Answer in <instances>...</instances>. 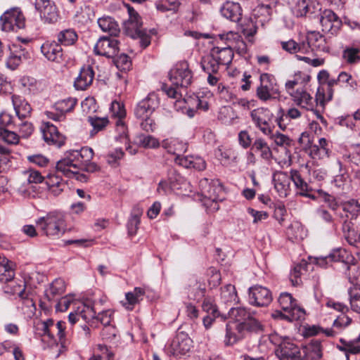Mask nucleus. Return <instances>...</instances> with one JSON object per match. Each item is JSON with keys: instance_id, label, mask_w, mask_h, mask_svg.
<instances>
[{"instance_id": "1", "label": "nucleus", "mask_w": 360, "mask_h": 360, "mask_svg": "<svg viewBox=\"0 0 360 360\" xmlns=\"http://www.w3.org/2000/svg\"><path fill=\"white\" fill-rule=\"evenodd\" d=\"M269 340L275 346V354L280 360H300L301 353L299 347L288 336L277 332L269 334Z\"/></svg>"}, {"instance_id": "2", "label": "nucleus", "mask_w": 360, "mask_h": 360, "mask_svg": "<svg viewBox=\"0 0 360 360\" xmlns=\"http://www.w3.org/2000/svg\"><path fill=\"white\" fill-rule=\"evenodd\" d=\"M94 157L92 148H82L78 150H70L64 154V157L57 162V172H65L68 175L74 174L71 168H77L84 161H90Z\"/></svg>"}, {"instance_id": "3", "label": "nucleus", "mask_w": 360, "mask_h": 360, "mask_svg": "<svg viewBox=\"0 0 360 360\" xmlns=\"http://www.w3.org/2000/svg\"><path fill=\"white\" fill-rule=\"evenodd\" d=\"M129 18L124 23L126 34L132 39H139L141 49H146L150 44L151 38L146 30L142 29V22L138 13L127 4Z\"/></svg>"}, {"instance_id": "4", "label": "nucleus", "mask_w": 360, "mask_h": 360, "mask_svg": "<svg viewBox=\"0 0 360 360\" xmlns=\"http://www.w3.org/2000/svg\"><path fill=\"white\" fill-rule=\"evenodd\" d=\"M38 228L47 236L60 237L66 230L64 216L57 212H51L36 221Z\"/></svg>"}, {"instance_id": "5", "label": "nucleus", "mask_w": 360, "mask_h": 360, "mask_svg": "<svg viewBox=\"0 0 360 360\" xmlns=\"http://www.w3.org/2000/svg\"><path fill=\"white\" fill-rule=\"evenodd\" d=\"M156 107L157 102L152 96H148L137 103L134 115L141 121L140 125L143 130L148 132L155 130V123L151 115Z\"/></svg>"}, {"instance_id": "6", "label": "nucleus", "mask_w": 360, "mask_h": 360, "mask_svg": "<svg viewBox=\"0 0 360 360\" xmlns=\"http://www.w3.org/2000/svg\"><path fill=\"white\" fill-rule=\"evenodd\" d=\"M278 302L285 313L277 311L274 314V317L280 316L289 321H297L304 318V310L297 306L296 300L290 293H281L278 297Z\"/></svg>"}, {"instance_id": "7", "label": "nucleus", "mask_w": 360, "mask_h": 360, "mask_svg": "<svg viewBox=\"0 0 360 360\" xmlns=\"http://www.w3.org/2000/svg\"><path fill=\"white\" fill-rule=\"evenodd\" d=\"M172 85L176 87L186 88L193 81V72L186 61L178 62L169 73Z\"/></svg>"}, {"instance_id": "8", "label": "nucleus", "mask_w": 360, "mask_h": 360, "mask_svg": "<svg viewBox=\"0 0 360 360\" xmlns=\"http://www.w3.org/2000/svg\"><path fill=\"white\" fill-rule=\"evenodd\" d=\"M192 340L188 334L177 332L176 335L165 346L167 353L175 357H181L189 352L191 348Z\"/></svg>"}, {"instance_id": "9", "label": "nucleus", "mask_w": 360, "mask_h": 360, "mask_svg": "<svg viewBox=\"0 0 360 360\" xmlns=\"http://www.w3.org/2000/svg\"><path fill=\"white\" fill-rule=\"evenodd\" d=\"M1 29L5 32L14 31L25 27V18L18 8L6 11L0 18Z\"/></svg>"}, {"instance_id": "10", "label": "nucleus", "mask_w": 360, "mask_h": 360, "mask_svg": "<svg viewBox=\"0 0 360 360\" xmlns=\"http://www.w3.org/2000/svg\"><path fill=\"white\" fill-rule=\"evenodd\" d=\"M272 116V113L266 108H257L250 112V117L255 127L265 135L272 133L271 125Z\"/></svg>"}, {"instance_id": "11", "label": "nucleus", "mask_w": 360, "mask_h": 360, "mask_svg": "<svg viewBox=\"0 0 360 360\" xmlns=\"http://www.w3.org/2000/svg\"><path fill=\"white\" fill-rule=\"evenodd\" d=\"M38 327L39 329L43 331L41 335L44 337L47 335L51 339H53V333H56L60 344L63 347H65L67 344L65 333V322L59 321L56 324H54V321L52 319H48L39 324Z\"/></svg>"}, {"instance_id": "12", "label": "nucleus", "mask_w": 360, "mask_h": 360, "mask_svg": "<svg viewBox=\"0 0 360 360\" xmlns=\"http://www.w3.org/2000/svg\"><path fill=\"white\" fill-rule=\"evenodd\" d=\"M272 301V295L270 290L262 285H255L249 288L248 302L249 304L263 307L268 306Z\"/></svg>"}, {"instance_id": "13", "label": "nucleus", "mask_w": 360, "mask_h": 360, "mask_svg": "<svg viewBox=\"0 0 360 360\" xmlns=\"http://www.w3.org/2000/svg\"><path fill=\"white\" fill-rule=\"evenodd\" d=\"M96 55L106 58H114L119 52V42L111 37H101L94 46Z\"/></svg>"}, {"instance_id": "14", "label": "nucleus", "mask_w": 360, "mask_h": 360, "mask_svg": "<svg viewBox=\"0 0 360 360\" xmlns=\"http://www.w3.org/2000/svg\"><path fill=\"white\" fill-rule=\"evenodd\" d=\"M290 96L297 105L307 110H313L316 104L320 103L321 105L324 104L323 95L321 99L318 97L314 99L313 97L302 88L297 89L295 93H292Z\"/></svg>"}, {"instance_id": "15", "label": "nucleus", "mask_w": 360, "mask_h": 360, "mask_svg": "<svg viewBox=\"0 0 360 360\" xmlns=\"http://www.w3.org/2000/svg\"><path fill=\"white\" fill-rule=\"evenodd\" d=\"M41 52L51 62L61 64L66 60L61 45L55 41L44 42L41 46Z\"/></svg>"}, {"instance_id": "16", "label": "nucleus", "mask_w": 360, "mask_h": 360, "mask_svg": "<svg viewBox=\"0 0 360 360\" xmlns=\"http://www.w3.org/2000/svg\"><path fill=\"white\" fill-rule=\"evenodd\" d=\"M322 31L326 33L335 34L342 27V20L330 9L324 10L320 17Z\"/></svg>"}, {"instance_id": "17", "label": "nucleus", "mask_w": 360, "mask_h": 360, "mask_svg": "<svg viewBox=\"0 0 360 360\" xmlns=\"http://www.w3.org/2000/svg\"><path fill=\"white\" fill-rule=\"evenodd\" d=\"M200 186L202 195L212 202L222 200L221 195L223 194V187L218 180L203 179L200 181Z\"/></svg>"}, {"instance_id": "18", "label": "nucleus", "mask_w": 360, "mask_h": 360, "mask_svg": "<svg viewBox=\"0 0 360 360\" xmlns=\"http://www.w3.org/2000/svg\"><path fill=\"white\" fill-rule=\"evenodd\" d=\"M305 171L304 169L297 170L291 169L290 180L293 182L296 189L297 195L307 197L313 200L316 199V196L311 193V188L308 185L304 178Z\"/></svg>"}, {"instance_id": "19", "label": "nucleus", "mask_w": 360, "mask_h": 360, "mask_svg": "<svg viewBox=\"0 0 360 360\" xmlns=\"http://www.w3.org/2000/svg\"><path fill=\"white\" fill-rule=\"evenodd\" d=\"M41 132L44 141L49 145L60 147L65 143V136L58 131L56 126L49 122L44 123Z\"/></svg>"}, {"instance_id": "20", "label": "nucleus", "mask_w": 360, "mask_h": 360, "mask_svg": "<svg viewBox=\"0 0 360 360\" xmlns=\"http://www.w3.org/2000/svg\"><path fill=\"white\" fill-rule=\"evenodd\" d=\"M221 41H224L226 44V48H230L232 51L236 50L239 53H244L247 51L245 43L243 41L241 36L235 32H228L219 35Z\"/></svg>"}, {"instance_id": "21", "label": "nucleus", "mask_w": 360, "mask_h": 360, "mask_svg": "<svg viewBox=\"0 0 360 360\" xmlns=\"http://www.w3.org/2000/svg\"><path fill=\"white\" fill-rule=\"evenodd\" d=\"M245 336L244 328L240 323H229L226 324L224 344L226 346L233 345Z\"/></svg>"}, {"instance_id": "22", "label": "nucleus", "mask_w": 360, "mask_h": 360, "mask_svg": "<svg viewBox=\"0 0 360 360\" xmlns=\"http://www.w3.org/2000/svg\"><path fill=\"white\" fill-rule=\"evenodd\" d=\"M221 15L233 22H239L241 20L242 8L238 3L226 1L220 8Z\"/></svg>"}, {"instance_id": "23", "label": "nucleus", "mask_w": 360, "mask_h": 360, "mask_svg": "<svg viewBox=\"0 0 360 360\" xmlns=\"http://www.w3.org/2000/svg\"><path fill=\"white\" fill-rule=\"evenodd\" d=\"M307 39L309 46H311V51H319L328 53L329 46L326 42V38L319 32H309L307 33Z\"/></svg>"}, {"instance_id": "24", "label": "nucleus", "mask_w": 360, "mask_h": 360, "mask_svg": "<svg viewBox=\"0 0 360 360\" xmlns=\"http://www.w3.org/2000/svg\"><path fill=\"white\" fill-rule=\"evenodd\" d=\"M94 72L91 67H84L75 80L74 86L77 90H86L93 82Z\"/></svg>"}, {"instance_id": "25", "label": "nucleus", "mask_w": 360, "mask_h": 360, "mask_svg": "<svg viewBox=\"0 0 360 360\" xmlns=\"http://www.w3.org/2000/svg\"><path fill=\"white\" fill-rule=\"evenodd\" d=\"M290 174L284 172H276L274 174L273 181L274 188L281 197L288 195L290 187Z\"/></svg>"}, {"instance_id": "26", "label": "nucleus", "mask_w": 360, "mask_h": 360, "mask_svg": "<svg viewBox=\"0 0 360 360\" xmlns=\"http://www.w3.org/2000/svg\"><path fill=\"white\" fill-rule=\"evenodd\" d=\"M161 146L167 150L169 153H172L178 156L186 152L188 148V143L179 140L177 138H168L162 141Z\"/></svg>"}, {"instance_id": "27", "label": "nucleus", "mask_w": 360, "mask_h": 360, "mask_svg": "<svg viewBox=\"0 0 360 360\" xmlns=\"http://www.w3.org/2000/svg\"><path fill=\"white\" fill-rule=\"evenodd\" d=\"M25 283L21 280H15L6 282L3 286L4 292L8 295H18L21 299H27L28 294L25 292Z\"/></svg>"}, {"instance_id": "28", "label": "nucleus", "mask_w": 360, "mask_h": 360, "mask_svg": "<svg viewBox=\"0 0 360 360\" xmlns=\"http://www.w3.org/2000/svg\"><path fill=\"white\" fill-rule=\"evenodd\" d=\"M11 101L18 117L26 118L30 115L32 108L23 97L13 94Z\"/></svg>"}, {"instance_id": "29", "label": "nucleus", "mask_w": 360, "mask_h": 360, "mask_svg": "<svg viewBox=\"0 0 360 360\" xmlns=\"http://www.w3.org/2000/svg\"><path fill=\"white\" fill-rule=\"evenodd\" d=\"M112 115L117 118L115 124L120 134H125L127 128L122 119L126 116L124 105L117 101H112L110 105Z\"/></svg>"}, {"instance_id": "30", "label": "nucleus", "mask_w": 360, "mask_h": 360, "mask_svg": "<svg viewBox=\"0 0 360 360\" xmlns=\"http://www.w3.org/2000/svg\"><path fill=\"white\" fill-rule=\"evenodd\" d=\"M250 156L254 158L253 153H259L260 157L265 160H270L272 158V152L264 139L258 138L253 142Z\"/></svg>"}, {"instance_id": "31", "label": "nucleus", "mask_w": 360, "mask_h": 360, "mask_svg": "<svg viewBox=\"0 0 360 360\" xmlns=\"http://www.w3.org/2000/svg\"><path fill=\"white\" fill-rule=\"evenodd\" d=\"M214 55L215 59L218 61L220 66H226L229 65L233 58V51L230 48L226 47H213L210 50Z\"/></svg>"}, {"instance_id": "32", "label": "nucleus", "mask_w": 360, "mask_h": 360, "mask_svg": "<svg viewBox=\"0 0 360 360\" xmlns=\"http://www.w3.org/2000/svg\"><path fill=\"white\" fill-rule=\"evenodd\" d=\"M359 276H360V271H357ZM352 283H355V285L351 287L348 290V294L349 295V302L351 308L354 311L360 313V288L357 285H360V281L359 277L355 281H352Z\"/></svg>"}, {"instance_id": "33", "label": "nucleus", "mask_w": 360, "mask_h": 360, "mask_svg": "<svg viewBox=\"0 0 360 360\" xmlns=\"http://www.w3.org/2000/svg\"><path fill=\"white\" fill-rule=\"evenodd\" d=\"M65 290V281L61 278L55 279L50 285L49 288L46 290L45 295L46 298L51 301L56 296L61 295Z\"/></svg>"}, {"instance_id": "34", "label": "nucleus", "mask_w": 360, "mask_h": 360, "mask_svg": "<svg viewBox=\"0 0 360 360\" xmlns=\"http://www.w3.org/2000/svg\"><path fill=\"white\" fill-rule=\"evenodd\" d=\"M101 29L108 32L111 36H117L120 33V27L117 22L111 17L107 16L98 20Z\"/></svg>"}, {"instance_id": "35", "label": "nucleus", "mask_w": 360, "mask_h": 360, "mask_svg": "<svg viewBox=\"0 0 360 360\" xmlns=\"http://www.w3.org/2000/svg\"><path fill=\"white\" fill-rule=\"evenodd\" d=\"M271 12L269 4H259L253 10V15L257 22L263 25L271 19Z\"/></svg>"}, {"instance_id": "36", "label": "nucleus", "mask_w": 360, "mask_h": 360, "mask_svg": "<svg viewBox=\"0 0 360 360\" xmlns=\"http://www.w3.org/2000/svg\"><path fill=\"white\" fill-rule=\"evenodd\" d=\"M20 85L25 94H36L41 91V84L32 77H23L20 79Z\"/></svg>"}, {"instance_id": "37", "label": "nucleus", "mask_w": 360, "mask_h": 360, "mask_svg": "<svg viewBox=\"0 0 360 360\" xmlns=\"http://www.w3.org/2000/svg\"><path fill=\"white\" fill-rule=\"evenodd\" d=\"M145 294V291L143 288H135L133 291L128 292L125 294V298L127 302L122 301L121 303L127 309H132L133 306L138 303L140 300H142V297Z\"/></svg>"}, {"instance_id": "38", "label": "nucleus", "mask_w": 360, "mask_h": 360, "mask_svg": "<svg viewBox=\"0 0 360 360\" xmlns=\"http://www.w3.org/2000/svg\"><path fill=\"white\" fill-rule=\"evenodd\" d=\"M78 39L77 32L73 29H66L60 31L57 35V39L60 45H73Z\"/></svg>"}, {"instance_id": "39", "label": "nucleus", "mask_w": 360, "mask_h": 360, "mask_svg": "<svg viewBox=\"0 0 360 360\" xmlns=\"http://www.w3.org/2000/svg\"><path fill=\"white\" fill-rule=\"evenodd\" d=\"M251 313L243 307H232L229 311L231 319L234 321L233 323H241L250 318Z\"/></svg>"}, {"instance_id": "40", "label": "nucleus", "mask_w": 360, "mask_h": 360, "mask_svg": "<svg viewBox=\"0 0 360 360\" xmlns=\"http://www.w3.org/2000/svg\"><path fill=\"white\" fill-rule=\"evenodd\" d=\"M200 63L202 70L207 73H217L220 68L211 51L209 55L202 58Z\"/></svg>"}, {"instance_id": "41", "label": "nucleus", "mask_w": 360, "mask_h": 360, "mask_svg": "<svg viewBox=\"0 0 360 360\" xmlns=\"http://www.w3.org/2000/svg\"><path fill=\"white\" fill-rule=\"evenodd\" d=\"M307 263L302 260L301 262L296 264L290 274V281L292 285H299L301 281V275L306 271Z\"/></svg>"}, {"instance_id": "42", "label": "nucleus", "mask_w": 360, "mask_h": 360, "mask_svg": "<svg viewBox=\"0 0 360 360\" xmlns=\"http://www.w3.org/2000/svg\"><path fill=\"white\" fill-rule=\"evenodd\" d=\"M342 206L343 211L347 213V218L355 219L360 214V204L355 200L345 202Z\"/></svg>"}, {"instance_id": "43", "label": "nucleus", "mask_w": 360, "mask_h": 360, "mask_svg": "<svg viewBox=\"0 0 360 360\" xmlns=\"http://www.w3.org/2000/svg\"><path fill=\"white\" fill-rule=\"evenodd\" d=\"M136 143L144 148H156L160 146V143L157 139L150 135L141 134L136 136Z\"/></svg>"}, {"instance_id": "44", "label": "nucleus", "mask_w": 360, "mask_h": 360, "mask_svg": "<svg viewBox=\"0 0 360 360\" xmlns=\"http://www.w3.org/2000/svg\"><path fill=\"white\" fill-rule=\"evenodd\" d=\"M220 297L224 303L236 302L238 296L235 286L231 284H227L221 288Z\"/></svg>"}, {"instance_id": "45", "label": "nucleus", "mask_w": 360, "mask_h": 360, "mask_svg": "<svg viewBox=\"0 0 360 360\" xmlns=\"http://www.w3.org/2000/svg\"><path fill=\"white\" fill-rule=\"evenodd\" d=\"M76 103V98H68L56 102L54 104L53 108L56 111L61 112L65 115V113L70 112L75 108Z\"/></svg>"}, {"instance_id": "46", "label": "nucleus", "mask_w": 360, "mask_h": 360, "mask_svg": "<svg viewBox=\"0 0 360 360\" xmlns=\"http://www.w3.org/2000/svg\"><path fill=\"white\" fill-rule=\"evenodd\" d=\"M311 0H297L292 8L294 15L297 18L306 17L311 12Z\"/></svg>"}, {"instance_id": "47", "label": "nucleus", "mask_w": 360, "mask_h": 360, "mask_svg": "<svg viewBox=\"0 0 360 360\" xmlns=\"http://www.w3.org/2000/svg\"><path fill=\"white\" fill-rule=\"evenodd\" d=\"M40 18L44 22L49 24L55 23L58 20V11L53 2L40 15Z\"/></svg>"}, {"instance_id": "48", "label": "nucleus", "mask_w": 360, "mask_h": 360, "mask_svg": "<svg viewBox=\"0 0 360 360\" xmlns=\"http://www.w3.org/2000/svg\"><path fill=\"white\" fill-rule=\"evenodd\" d=\"M244 328V332L245 335L248 333H259L262 332L264 329L263 325L257 319L254 318L252 315L247 319V320L240 323Z\"/></svg>"}, {"instance_id": "49", "label": "nucleus", "mask_w": 360, "mask_h": 360, "mask_svg": "<svg viewBox=\"0 0 360 360\" xmlns=\"http://www.w3.org/2000/svg\"><path fill=\"white\" fill-rule=\"evenodd\" d=\"M24 118L18 117V121H15L14 127L18 128L20 136L28 138L33 132V126L31 122L23 121Z\"/></svg>"}, {"instance_id": "50", "label": "nucleus", "mask_w": 360, "mask_h": 360, "mask_svg": "<svg viewBox=\"0 0 360 360\" xmlns=\"http://www.w3.org/2000/svg\"><path fill=\"white\" fill-rule=\"evenodd\" d=\"M342 58L348 64L360 62V49L358 48H346L342 52Z\"/></svg>"}, {"instance_id": "51", "label": "nucleus", "mask_w": 360, "mask_h": 360, "mask_svg": "<svg viewBox=\"0 0 360 360\" xmlns=\"http://www.w3.org/2000/svg\"><path fill=\"white\" fill-rule=\"evenodd\" d=\"M340 342L343 345L342 347H341V349L345 351L346 354L349 353L356 354L360 352V345H359L360 342V334L358 338L353 340L347 341L345 340L340 339Z\"/></svg>"}, {"instance_id": "52", "label": "nucleus", "mask_w": 360, "mask_h": 360, "mask_svg": "<svg viewBox=\"0 0 360 360\" xmlns=\"http://www.w3.org/2000/svg\"><path fill=\"white\" fill-rule=\"evenodd\" d=\"M14 271L8 264L7 259H3V264H0V282L5 283L14 278Z\"/></svg>"}, {"instance_id": "53", "label": "nucleus", "mask_w": 360, "mask_h": 360, "mask_svg": "<svg viewBox=\"0 0 360 360\" xmlns=\"http://www.w3.org/2000/svg\"><path fill=\"white\" fill-rule=\"evenodd\" d=\"M257 20L254 21L251 18H245L240 22L242 31L247 37H252L257 32Z\"/></svg>"}, {"instance_id": "54", "label": "nucleus", "mask_w": 360, "mask_h": 360, "mask_svg": "<svg viewBox=\"0 0 360 360\" xmlns=\"http://www.w3.org/2000/svg\"><path fill=\"white\" fill-rule=\"evenodd\" d=\"M46 184L51 188H56V190H53V192L56 194H58L60 191H63L66 186L61 178L57 174L49 175Z\"/></svg>"}, {"instance_id": "55", "label": "nucleus", "mask_w": 360, "mask_h": 360, "mask_svg": "<svg viewBox=\"0 0 360 360\" xmlns=\"http://www.w3.org/2000/svg\"><path fill=\"white\" fill-rule=\"evenodd\" d=\"M0 139L8 144H17L19 142L20 136L14 131L0 127Z\"/></svg>"}, {"instance_id": "56", "label": "nucleus", "mask_w": 360, "mask_h": 360, "mask_svg": "<svg viewBox=\"0 0 360 360\" xmlns=\"http://www.w3.org/2000/svg\"><path fill=\"white\" fill-rule=\"evenodd\" d=\"M259 79L260 84L267 86L271 89L273 94H279V91L276 86V79L274 75L269 73H262Z\"/></svg>"}, {"instance_id": "57", "label": "nucleus", "mask_w": 360, "mask_h": 360, "mask_svg": "<svg viewBox=\"0 0 360 360\" xmlns=\"http://www.w3.org/2000/svg\"><path fill=\"white\" fill-rule=\"evenodd\" d=\"M217 94L219 99L224 103L233 101L235 98L234 94L229 89L221 84L218 86Z\"/></svg>"}, {"instance_id": "58", "label": "nucleus", "mask_w": 360, "mask_h": 360, "mask_svg": "<svg viewBox=\"0 0 360 360\" xmlns=\"http://www.w3.org/2000/svg\"><path fill=\"white\" fill-rule=\"evenodd\" d=\"M89 122L93 127L92 133H97L98 131L103 129L108 124V120L105 117H89Z\"/></svg>"}, {"instance_id": "59", "label": "nucleus", "mask_w": 360, "mask_h": 360, "mask_svg": "<svg viewBox=\"0 0 360 360\" xmlns=\"http://www.w3.org/2000/svg\"><path fill=\"white\" fill-rule=\"evenodd\" d=\"M183 101L189 107L191 105H195L196 108L202 109L204 110H207L209 108L208 103L206 101H202L195 96L184 98Z\"/></svg>"}, {"instance_id": "60", "label": "nucleus", "mask_w": 360, "mask_h": 360, "mask_svg": "<svg viewBox=\"0 0 360 360\" xmlns=\"http://www.w3.org/2000/svg\"><path fill=\"white\" fill-rule=\"evenodd\" d=\"M115 63L117 68L122 71L129 70L131 66V61L129 57L124 53L120 55L115 60Z\"/></svg>"}, {"instance_id": "61", "label": "nucleus", "mask_w": 360, "mask_h": 360, "mask_svg": "<svg viewBox=\"0 0 360 360\" xmlns=\"http://www.w3.org/2000/svg\"><path fill=\"white\" fill-rule=\"evenodd\" d=\"M309 150V154L313 158L323 159L328 157L329 149L321 148L319 144L313 143Z\"/></svg>"}, {"instance_id": "62", "label": "nucleus", "mask_w": 360, "mask_h": 360, "mask_svg": "<svg viewBox=\"0 0 360 360\" xmlns=\"http://www.w3.org/2000/svg\"><path fill=\"white\" fill-rule=\"evenodd\" d=\"M117 330L113 325H108L103 328L101 330V337L103 340L111 342L116 338Z\"/></svg>"}, {"instance_id": "63", "label": "nucleus", "mask_w": 360, "mask_h": 360, "mask_svg": "<svg viewBox=\"0 0 360 360\" xmlns=\"http://www.w3.org/2000/svg\"><path fill=\"white\" fill-rule=\"evenodd\" d=\"M341 259L340 250H334L326 257L317 258V264L323 266L328 264L329 262H338Z\"/></svg>"}, {"instance_id": "64", "label": "nucleus", "mask_w": 360, "mask_h": 360, "mask_svg": "<svg viewBox=\"0 0 360 360\" xmlns=\"http://www.w3.org/2000/svg\"><path fill=\"white\" fill-rule=\"evenodd\" d=\"M80 315V318L86 322H89L91 320L96 318V311L94 308L84 304L82 309L78 311Z\"/></svg>"}]
</instances>
